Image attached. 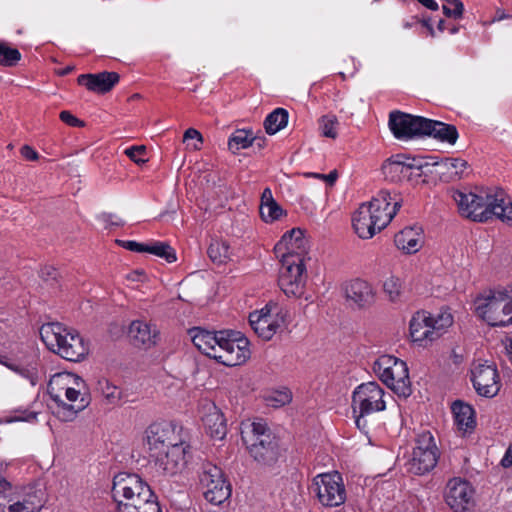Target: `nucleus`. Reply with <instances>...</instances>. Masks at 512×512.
<instances>
[{"label":"nucleus","instance_id":"bf43d9fd","mask_svg":"<svg viewBox=\"0 0 512 512\" xmlns=\"http://www.w3.org/2000/svg\"><path fill=\"white\" fill-rule=\"evenodd\" d=\"M338 178V173L336 170H333L331 171L329 174L327 175H321V179L326 181L329 185H333L335 183V181L337 180Z\"/></svg>","mask_w":512,"mask_h":512},{"label":"nucleus","instance_id":"5fc2aeb1","mask_svg":"<svg viewBox=\"0 0 512 512\" xmlns=\"http://www.w3.org/2000/svg\"><path fill=\"white\" fill-rule=\"evenodd\" d=\"M21 155L27 160H37L38 153L30 146H23L21 148Z\"/></svg>","mask_w":512,"mask_h":512},{"label":"nucleus","instance_id":"39448f33","mask_svg":"<svg viewBox=\"0 0 512 512\" xmlns=\"http://www.w3.org/2000/svg\"><path fill=\"white\" fill-rule=\"evenodd\" d=\"M39 334L46 347L65 360L79 362L89 353L88 343L83 337L60 323L43 324Z\"/></svg>","mask_w":512,"mask_h":512},{"label":"nucleus","instance_id":"5701e85b","mask_svg":"<svg viewBox=\"0 0 512 512\" xmlns=\"http://www.w3.org/2000/svg\"><path fill=\"white\" fill-rule=\"evenodd\" d=\"M275 252L278 256H299L305 259L306 255V240L303 231L299 228H293L286 232L281 240L275 246Z\"/></svg>","mask_w":512,"mask_h":512},{"label":"nucleus","instance_id":"13d9d810","mask_svg":"<svg viewBox=\"0 0 512 512\" xmlns=\"http://www.w3.org/2000/svg\"><path fill=\"white\" fill-rule=\"evenodd\" d=\"M274 201L275 200L273 198L271 189H269V188L264 189V191L262 192V195H261V204L260 205H266V204L272 203Z\"/></svg>","mask_w":512,"mask_h":512},{"label":"nucleus","instance_id":"58836bf2","mask_svg":"<svg viewBox=\"0 0 512 512\" xmlns=\"http://www.w3.org/2000/svg\"><path fill=\"white\" fill-rule=\"evenodd\" d=\"M339 122L335 115L327 114L319 119V130L324 137L335 139Z\"/></svg>","mask_w":512,"mask_h":512},{"label":"nucleus","instance_id":"79ce46f5","mask_svg":"<svg viewBox=\"0 0 512 512\" xmlns=\"http://www.w3.org/2000/svg\"><path fill=\"white\" fill-rule=\"evenodd\" d=\"M291 399L292 395L288 389L273 391L266 397L267 404L275 408L288 404Z\"/></svg>","mask_w":512,"mask_h":512},{"label":"nucleus","instance_id":"4468645a","mask_svg":"<svg viewBox=\"0 0 512 512\" xmlns=\"http://www.w3.org/2000/svg\"><path fill=\"white\" fill-rule=\"evenodd\" d=\"M439 451L434 437L429 431L418 435L412 457L408 462V470L416 475L430 472L437 464Z\"/></svg>","mask_w":512,"mask_h":512},{"label":"nucleus","instance_id":"cd10ccee","mask_svg":"<svg viewBox=\"0 0 512 512\" xmlns=\"http://www.w3.org/2000/svg\"><path fill=\"white\" fill-rule=\"evenodd\" d=\"M119 81V75L116 72H101L98 74H82L78 77V83L84 85L87 89L106 93L110 91Z\"/></svg>","mask_w":512,"mask_h":512},{"label":"nucleus","instance_id":"774afa93","mask_svg":"<svg viewBox=\"0 0 512 512\" xmlns=\"http://www.w3.org/2000/svg\"><path fill=\"white\" fill-rule=\"evenodd\" d=\"M200 146L199 145H194V149H199Z\"/></svg>","mask_w":512,"mask_h":512},{"label":"nucleus","instance_id":"b1692460","mask_svg":"<svg viewBox=\"0 0 512 512\" xmlns=\"http://www.w3.org/2000/svg\"><path fill=\"white\" fill-rule=\"evenodd\" d=\"M430 312L418 311L410 320V336L413 342L420 346H427L436 340L435 332L431 328Z\"/></svg>","mask_w":512,"mask_h":512},{"label":"nucleus","instance_id":"e2e57ef3","mask_svg":"<svg viewBox=\"0 0 512 512\" xmlns=\"http://www.w3.org/2000/svg\"><path fill=\"white\" fill-rule=\"evenodd\" d=\"M437 28L440 32H443L445 30V21L442 19L439 20Z\"/></svg>","mask_w":512,"mask_h":512},{"label":"nucleus","instance_id":"2eb2a0df","mask_svg":"<svg viewBox=\"0 0 512 512\" xmlns=\"http://www.w3.org/2000/svg\"><path fill=\"white\" fill-rule=\"evenodd\" d=\"M199 481L205 499L214 505H220L231 495L230 485L224 479L222 470L211 463L202 466Z\"/></svg>","mask_w":512,"mask_h":512},{"label":"nucleus","instance_id":"c9c22d12","mask_svg":"<svg viewBox=\"0 0 512 512\" xmlns=\"http://www.w3.org/2000/svg\"><path fill=\"white\" fill-rule=\"evenodd\" d=\"M207 254L212 262L216 264H224L231 259V249L227 242L222 240H212Z\"/></svg>","mask_w":512,"mask_h":512},{"label":"nucleus","instance_id":"a19ab883","mask_svg":"<svg viewBox=\"0 0 512 512\" xmlns=\"http://www.w3.org/2000/svg\"><path fill=\"white\" fill-rule=\"evenodd\" d=\"M37 413L28 411L26 409H16L10 413H6L2 417V423H14V422H34L36 420Z\"/></svg>","mask_w":512,"mask_h":512},{"label":"nucleus","instance_id":"0eeeda50","mask_svg":"<svg viewBox=\"0 0 512 512\" xmlns=\"http://www.w3.org/2000/svg\"><path fill=\"white\" fill-rule=\"evenodd\" d=\"M2 346V366L22 380L28 381L31 386L37 385L43 373L36 356L18 341L7 339Z\"/></svg>","mask_w":512,"mask_h":512},{"label":"nucleus","instance_id":"f3484780","mask_svg":"<svg viewBox=\"0 0 512 512\" xmlns=\"http://www.w3.org/2000/svg\"><path fill=\"white\" fill-rule=\"evenodd\" d=\"M11 488V483L2 479V497L11 502L8 512H40L43 508L45 502L41 490L28 487L8 494L7 491Z\"/></svg>","mask_w":512,"mask_h":512},{"label":"nucleus","instance_id":"7c9ffc66","mask_svg":"<svg viewBox=\"0 0 512 512\" xmlns=\"http://www.w3.org/2000/svg\"><path fill=\"white\" fill-rule=\"evenodd\" d=\"M424 135L432 136L442 142H448L449 144H454L458 139V132L454 125L427 118Z\"/></svg>","mask_w":512,"mask_h":512},{"label":"nucleus","instance_id":"ddd939ff","mask_svg":"<svg viewBox=\"0 0 512 512\" xmlns=\"http://www.w3.org/2000/svg\"><path fill=\"white\" fill-rule=\"evenodd\" d=\"M145 441L150 455L164 452L170 447L184 443L182 427L173 422H156L145 431Z\"/></svg>","mask_w":512,"mask_h":512},{"label":"nucleus","instance_id":"4d7b16f0","mask_svg":"<svg viewBox=\"0 0 512 512\" xmlns=\"http://www.w3.org/2000/svg\"><path fill=\"white\" fill-rule=\"evenodd\" d=\"M500 464L503 468H509L512 466V444L507 448Z\"/></svg>","mask_w":512,"mask_h":512},{"label":"nucleus","instance_id":"052dcab7","mask_svg":"<svg viewBox=\"0 0 512 512\" xmlns=\"http://www.w3.org/2000/svg\"><path fill=\"white\" fill-rule=\"evenodd\" d=\"M73 70H74L73 66H66L63 69L58 70V74L61 76H65V75H68L69 73H71Z\"/></svg>","mask_w":512,"mask_h":512},{"label":"nucleus","instance_id":"f257e3e1","mask_svg":"<svg viewBox=\"0 0 512 512\" xmlns=\"http://www.w3.org/2000/svg\"><path fill=\"white\" fill-rule=\"evenodd\" d=\"M189 334L199 351L225 366L241 365L250 357L248 340L240 337L239 333L211 332L195 327Z\"/></svg>","mask_w":512,"mask_h":512},{"label":"nucleus","instance_id":"412c9836","mask_svg":"<svg viewBox=\"0 0 512 512\" xmlns=\"http://www.w3.org/2000/svg\"><path fill=\"white\" fill-rule=\"evenodd\" d=\"M445 501L454 512H466L474 507V489L460 478L451 479L446 488Z\"/></svg>","mask_w":512,"mask_h":512},{"label":"nucleus","instance_id":"603ef678","mask_svg":"<svg viewBox=\"0 0 512 512\" xmlns=\"http://www.w3.org/2000/svg\"><path fill=\"white\" fill-rule=\"evenodd\" d=\"M39 275L44 281L48 282L56 279L57 271L54 267L47 265L41 268Z\"/></svg>","mask_w":512,"mask_h":512},{"label":"nucleus","instance_id":"6ab92c4d","mask_svg":"<svg viewBox=\"0 0 512 512\" xmlns=\"http://www.w3.org/2000/svg\"><path fill=\"white\" fill-rule=\"evenodd\" d=\"M471 380L480 396L492 398L500 390V378L496 366L488 363H478L471 370Z\"/></svg>","mask_w":512,"mask_h":512},{"label":"nucleus","instance_id":"338daca9","mask_svg":"<svg viewBox=\"0 0 512 512\" xmlns=\"http://www.w3.org/2000/svg\"><path fill=\"white\" fill-rule=\"evenodd\" d=\"M457 31H458V28H456V27H453V28L451 29V33H452V34L457 33Z\"/></svg>","mask_w":512,"mask_h":512},{"label":"nucleus","instance_id":"3c124183","mask_svg":"<svg viewBox=\"0 0 512 512\" xmlns=\"http://www.w3.org/2000/svg\"><path fill=\"white\" fill-rule=\"evenodd\" d=\"M445 165L449 168H454L456 174H462L466 169L467 163L462 159H448Z\"/></svg>","mask_w":512,"mask_h":512},{"label":"nucleus","instance_id":"473e14b6","mask_svg":"<svg viewBox=\"0 0 512 512\" xmlns=\"http://www.w3.org/2000/svg\"><path fill=\"white\" fill-rule=\"evenodd\" d=\"M455 423L459 430L467 432L475 427L473 408L461 401H455L452 405Z\"/></svg>","mask_w":512,"mask_h":512},{"label":"nucleus","instance_id":"f704fd0d","mask_svg":"<svg viewBox=\"0 0 512 512\" xmlns=\"http://www.w3.org/2000/svg\"><path fill=\"white\" fill-rule=\"evenodd\" d=\"M288 112L283 108H276L264 121L266 132L270 135L276 134L285 128L288 123Z\"/></svg>","mask_w":512,"mask_h":512},{"label":"nucleus","instance_id":"aec40b11","mask_svg":"<svg viewBox=\"0 0 512 512\" xmlns=\"http://www.w3.org/2000/svg\"><path fill=\"white\" fill-rule=\"evenodd\" d=\"M426 118L394 111L389 116V127L397 139L406 140L424 135Z\"/></svg>","mask_w":512,"mask_h":512},{"label":"nucleus","instance_id":"c03bdc74","mask_svg":"<svg viewBox=\"0 0 512 512\" xmlns=\"http://www.w3.org/2000/svg\"><path fill=\"white\" fill-rule=\"evenodd\" d=\"M443 13L453 19H459L462 17L464 11V5L460 0H442Z\"/></svg>","mask_w":512,"mask_h":512},{"label":"nucleus","instance_id":"2f4dec72","mask_svg":"<svg viewBox=\"0 0 512 512\" xmlns=\"http://www.w3.org/2000/svg\"><path fill=\"white\" fill-rule=\"evenodd\" d=\"M395 245L406 253H415L422 243L420 228L407 227L395 235Z\"/></svg>","mask_w":512,"mask_h":512},{"label":"nucleus","instance_id":"49530a36","mask_svg":"<svg viewBox=\"0 0 512 512\" xmlns=\"http://www.w3.org/2000/svg\"><path fill=\"white\" fill-rule=\"evenodd\" d=\"M21 59V53L16 48H11L2 43V66H15Z\"/></svg>","mask_w":512,"mask_h":512},{"label":"nucleus","instance_id":"09e8293b","mask_svg":"<svg viewBox=\"0 0 512 512\" xmlns=\"http://www.w3.org/2000/svg\"><path fill=\"white\" fill-rule=\"evenodd\" d=\"M60 119L69 126L81 127L84 125L83 121L72 115L69 111H62Z\"/></svg>","mask_w":512,"mask_h":512},{"label":"nucleus","instance_id":"4be33fe9","mask_svg":"<svg viewBox=\"0 0 512 512\" xmlns=\"http://www.w3.org/2000/svg\"><path fill=\"white\" fill-rule=\"evenodd\" d=\"M367 204L374 214L377 226L382 230L396 215L401 207V200L397 195L392 196L389 191L381 190Z\"/></svg>","mask_w":512,"mask_h":512},{"label":"nucleus","instance_id":"0e129e2a","mask_svg":"<svg viewBox=\"0 0 512 512\" xmlns=\"http://www.w3.org/2000/svg\"><path fill=\"white\" fill-rule=\"evenodd\" d=\"M321 175L322 174H319V173H309V174H307V176H313V177L318 178V179H321Z\"/></svg>","mask_w":512,"mask_h":512},{"label":"nucleus","instance_id":"680f3d73","mask_svg":"<svg viewBox=\"0 0 512 512\" xmlns=\"http://www.w3.org/2000/svg\"><path fill=\"white\" fill-rule=\"evenodd\" d=\"M423 25L429 30L431 36L435 35L434 29H433V27H432V25L430 23V20H424L423 21Z\"/></svg>","mask_w":512,"mask_h":512},{"label":"nucleus","instance_id":"9b49d317","mask_svg":"<svg viewBox=\"0 0 512 512\" xmlns=\"http://www.w3.org/2000/svg\"><path fill=\"white\" fill-rule=\"evenodd\" d=\"M373 371L397 395L407 397L411 394L409 372L404 361L392 355H382L375 360Z\"/></svg>","mask_w":512,"mask_h":512},{"label":"nucleus","instance_id":"ea45409f","mask_svg":"<svg viewBox=\"0 0 512 512\" xmlns=\"http://www.w3.org/2000/svg\"><path fill=\"white\" fill-rule=\"evenodd\" d=\"M98 388L109 404H117L121 400V390L107 379L100 380L98 382Z\"/></svg>","mask_w":512,"mask_h":512},{"label":"nucleus","instance_id":"6e6552de","mask_svg":"<svg viewBox=\"0 0 512 512\" xmlns=\"http://www.w3.org/2000/svg\"><path fill=\"white\" fill-rule=\"evenodd\" d=\"M351 407L357 428L367 435V417L386 409L385 391L377 382L362 383L353 391Z\"/></svg>","mask_w":512,"mask_h":512},{"label":"nucleus","instance_id":"dca6fc26","mask_svg":"<svg viewBox=\"0 0 512 512\" xmlns=\"http://www.w3.org/2000/svg\"><path fill=\"white\" fill-rule=\"evenodd\" d=\"M312 489L325 507H338L346 500V490L339 473H324L313 480Z\"/></svg>","mask_w":512,"mask_h":512},{"label":"nucleus","instance_id":"a18cd8bd","mask_svg":"<svg viewBox=\"0 0 512 512\" xmlns=\"http://www.w3.org/2000/svg\"><path fill=\"white\" fill-rule=\"evenodd\" d=\"M402 284L399 278L391 276L384 281L383 289L391 301H395L401 294Z\"/></svg>","mask_w":512,"mask_h":512},{"label":"nucleus","instance_id":"37998d69","mask_svg":"<svg viewBox=\"0 0 512 512\" xmlns=\"http://www.w3.org/2000/svg\"><path fill=\"white\" fill-rule=\"evenodd\" d=\"M260 214L265 222H273L282 216L283 209L274 201L266 205H260Z\"/></svg>","mask_w":512,"mask_h":512},{"label":"nucleus","instance_id":"423d86ee","mask_svg":"<svg viewBox=\"0 0 512 512\" xmlns=\"http://www.w3.org/2000/svg\"><path fill=\"white\" fill-rule=\"evenodd\" d=\"M474 311L490 326L512 325V288L490 290L474 300Z\"/></svg>","mask_w":512,"mask_h":512},{"label":"nucleus","instance_id":"7ed1b4c3","mask_svg":"<svg viewBox=\"0 0 512 512\" xmlns=\"http://www.w3.org/2000/svg\"><path fill=\"white\" fill-rule=\"evenodd\" d=\"M84 381L70 372L54 374L48 384V393L54 402L53 413L61 421L75 419L84 410L89 400L85 396Z\"/></svg>","mask_w":512,"mask_h":512},{"label":"nucleus","instance_id":"f03ea898","mask_svg":"<svg viewBox=\"0 0 512 512\" xmlns=\"http://www.w3.org/2000/svg\"><path fill=\"white\" fill-rule=\"evenodd\" d=\"M452 197L463 217L485 222L495 216L512 225V200L500 188L481 190L479 193L457 190Z\"/></svg>","mask_w":512,"mask_h":512},{"label":"nucleus","instance_id":"a878e982","mask_svg":"<svg viewBox=\"0 0 512 512\" xmlns=\"http://www.w3.org/2000/svg\"><path fill=\"white\" fill-rule=\"evenodd\" d=\"M352 223L355 232L362 239H370L377 232L381 231L367 203H363L359 206L353 215Z\"/></svg>","mask_w":512,"mask_h":512},{"label":"nucleus","instance_id":"8fccbe9b","mask_svg":"<svg viewBox=\"0 0 512 512\" xmlns=\"http://www.w3.org/2000/svg\"><path fill=\"white\" fill-rule=\"evenodd\" d=\"M117 243L121 245L123 248L133 252H144L145 249V244L138 243L136 241L117 240Z\"/></svg>","mask_w":512,"mask_h":512},{"label":"nucleus","instance_id":"69168bd1","mask_svg":"<svg viewBox=\"0 0 512 512\" xmlns=\"http://www.w3.org/2000/svg\"><path fill=\"white\" fill-rule=\"evenodd\" d=\"M4 378H5V381H6L7 383H8V382H10V380H11V379H10V376H9L8 374H5V375H4Z\"/></svg>","mask_w":512,"mask_h":512},{"label":"nucleus","instance_id":"de8ad7c7","mask_svg":"<svg viewBox=\"0 0 512 512\" xmlns=\"http://www.w3.org/2000/svg\"><path fill=\"white\" fill-rule=\"evenodd\" d=\"M125 154L137 164H142L147 161L145 158L146 147L143 145L129 147L125 150Z\"/></svg>","mask_w":512,"mask_h":512},{"label":"nucleus","instance_id":"6e6d98bb","mask_svg":"<svg viewBox=\"0 0 512 512\" xmlns=\"http://www.w3.org/2000/svg\"><path fill=\"white\" fill-rule=\"evenodd\" d=\"M101 218L105 223L110 225L119 226L123 224V221L118 216L113 214H102Z\"/></svg>","mask_w":512,"mask_h":512},{"label":"nucleus","instance_id":"f8f14e48","mask_svg":"<svg viewBox=\"0 0 512 512\" xmlns=\"http://www.w3.org/2000/svg\"><path fill=\"white\" fill-rule=\"evenodd\" d=\"M279 286L287 297H300L304 293L306 283V267L304 259L299 256L281 258Z\"/></svg>","mask_w":512,"mask_h":512},{"label":"nucleus","instance_id":"72a5a7b5","mask_svg":"<svg viewBox=\"0 0 512 512\" xmlns=\"http://www.w3.org/2000/svg\"><path fill=\"white\" fill-rule=\"evenodd\" d=\"M429 321L437 340L452 326L454 318L449 309H442L436 314L430 313Z\"/></svg>","mask_w":512,"mask_h":512},{"label":"nucleus","instance_id":"a211bd4d","mask_svg":"<svg viewBox=\"0 0 512 512\" xmlns=\"http://www.w3.org/2000/svg\"><path fill=\"white\" fill-rule=\"evenodd\" d=\"M188 448L189 446L184 442L170 447L164 452L150 455L154 459L157 472L164 476H174L181 473L187 464Z\"/></svg>","mask_w":512,"mask_h":512},{"label":"nucleus","instance_id":"20e7f679","mask_svg":"<svg viewBox=\"0 0 512 512\" xmlns=\"http://www.w3.org/2000/svg\"><path fill=\"white\" fill-rule=\"evenodd\" d=\"M111 492L118 512H160L150 486L136 474H117Z\"/></svg>","mask_w":512,"mask_h":512},{"label":"nucleus","instance_id":"864d4df0","mask_svg":"<svg viewBox=\"0 0 512 512\" xmlns=\"http://www.w3.org/2000/svg\"><path fill=\"white\" fill-rule=\"evenodd\" d=\"M183 138H184V141H187V140H190V139L191 140L195 139L200 144H202V142H203V138H202L201 133L198 130L194 129V128L187 129L185 131V133H184V137Z\"/></svg>","mask_w":512,"mask_h":512},{"label":"nucleus","instance_id":"bb28decb","mask_svg":"<svg viewBox=\"0 0 512 512\" xmlns=\"http://www.w3.org/2000/svg\"><path fill=\"white\" fill-rule=\"evenodd\" d=\"M374 296L375 293L372 286L364 280L355 279L345 286L346 300L357 307H365L372 304Z\"/></svg>","mask_w":512,"mask_h":512},{"label":"nucleus","instance_id":"1a4fd4ad","mask_svg":"<svg viewBox=\"0 0 512 512\" xmlns=\"http://www.w3.org/2000/svg\"><path fill=\"white\" fill-rule=\"evenodd\" d=\"M250 455L255 461L269 465L276 461L279 451L276 437L263 422H253L242 431Z\"/></svg>","mask_w":512,"mask_h":512},{"label":"nucleus","instance_id":"393cba45","mask_svg":"<svg viewBox=\"0 0 512 512\" xmlns=\"http://www.w3.org/2000/svg\"><path fill=\"white\" fill-rule=\"evenodd\" d=\"M129 336L136 346L150 348L158 343L160 332L154 324L134 320L129 326Z\"/></svg>","mask_w":512,"mask_h":512},{"label":"nucleus","instance_id":"e433bc0d","mask_svg":"<svg viewBox=\"0 0 512 512\" xmlns=\"http://www.w3.org/2000/svg\"><path fill=\"white\" fill-rule=\"evenodd\" d=\"M254 138L252 133L245 130H236L228 139V148L232 153H237L242 149H246L252 145Z\"/></svg>","mask_w":512,"mask_h":512},{"label":"nucleus","instance_id":"9d476101","mask_svg":"<svg viewBox=\"0 0 512 512\" xmlns=\"http://www.w3.org/2000/svg\"><path fill=\"white\" fill-rule=\"evenodd\" d=\"M289 321V310L276 302H269L261 310L254 311L249 315L251 328L258 337L266 341L272 339L276 333L283 331Z\"/></svg>","mask_w":512,"mask_h":512},{"label":"nucleus","instance_id":"c85d7f7f","mask_svg":"<svg viewBox=\"0 0 512 512\" xmlns=\"http://www.w3.org/2000/svg\"><path fill=\"white\" fill-rule=\"evenodd\" d=\"M422 167V164L415 162L404 163L399 160V156H397L396 158H390L383 163L382 173L387 180L391 182H398L409 177L411 169H421Z\"/></svg>","mask_w":512,"mask_h":512},{"label":"nucleus","instance_id":"4c0bfd02","mask_svg":"<svg viewBox=\"0 0 512 512\" xmlns=\"http://www.w3.org/2000/svg\"><path fill=\"white\" fill-rule=\"evenodd\" d=\"M144 252L161 257L169 263H172L177 259L175 250L165 242H154L152 244H145Z\"/></svg>","mask_w":512,"mask_h":512},{"label":"nucleus","instance_id":"c756f323","mask_svg":"<svg viewBox=\"0 0 512 512\" xmlns=\"http://www.w3.org/2000/svg\"><path fill=\"white\" fill-rule=\"evenodd\" d=\"M203 423L210 437L222 440L227 433V426L222 412L211 404L207 407V413L203 417Z\"/></svg>","mask_w":512,"mask_h":512}]
</instances>
